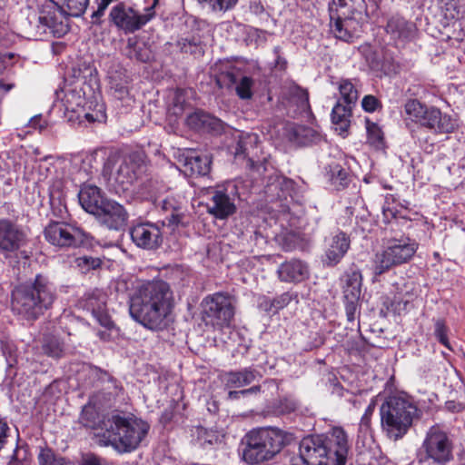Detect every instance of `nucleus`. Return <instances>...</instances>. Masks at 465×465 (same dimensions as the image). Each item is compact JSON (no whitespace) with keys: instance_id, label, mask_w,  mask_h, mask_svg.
<instances>
[{"instance_id":"obj_1","label":"nucleus","mask_w":465,"mask_h":465,"mask_svg":"<svg viewBox=\"0 0 465 465\" xmlns=\"http://www.w3.org/2000/svg\"><path fill=\"white\" fill-rule=\"evenodd\" d=\"M129 293L131 317L153 331L166 328L171 321L173 293L167 282L162 280H135Z\"/></svg>"},{"instance_id":"obj_2","label":"nucleus","mask_w":465,"mask_h":465,"mask_svg":"<svg viewBox=\"0 0 465 465\" xmlns=\"http://www.w3.org/2000/svg\"><path fill=\"white\" fill-rule=\"evenodd\" d=\"M105 430L97 435V443L111 446L119 453L135 450L148 434L150 425L133 414H114L105 422Z\"/></svg>"},{"instance_id":"obj_3","label":"nucleus","mask_w":465,"mask_h":465,"mask_svg":"<svg viewBox=\"0 0 465 465\" xmlns=\"http://www.w3.org/2000/svg\"><path fill=\"white\" fill-rule=\"evenodd\" d=\"M86 89L91 91L88 85L75 84L56 93L57 98L64 107V117L68 122L82 123L86 120L89 123H94L105 120L104 104L98 101L94 93L87 94Z\"/></svg>"},{"instance_id":"obj_4","label":"nucleus","mask_w":465,"mask_h":465,"mask_svg":"<svg viewBox=\"0 0 465 465\" xmlns=\"http://www.w3.org/2000/svg\"><path fill=\"white\" fill-rule=\"evenodd\" d=\"M54 288L48 280L37 275L32 284L16 287L12 292V310L26 320H35L54 301Z\"/></svg>"},{"instance_id":"obj_5","label":"nucleus","mask_w":465,"mask_h":465,"mask_svg":"<svg viewBox=\"0 0 465 465\" xmlns=\"http://www.w3.org/2000/svg\"><path fill=\"white\" fill-rule=\"evenodd\" d=\"M381 423L386 435L397 440L402 438L419 417V409L406 394L390 396L380 409Z\"/></svg>"},{"instance_id":"obj_6","label":"nucleus","mask_w":465,"mask_h":465,"mask_svg":"<svg viewBox=\"0 0 465 465\" xmlns=\"http://www.w3.org/2000/svg\"><path fill=\"white\" fill-rule=\"evenodd\" d=\"M290 440L289 434L276 428L252 430L245 437L242 459L249 464H258L271 460Z\"/></svg>"},{"instance_id":"obj_7","label":"nucleus","mask_w":465,"mask_h":465,"mask_svg":"<svg viewBox=\"0 0 465 465\" xmlns=\"http://www.w3.org/2000/svg\"><path fill=\"white\" fill-rule=\"evenodd\" d=\"M361 0H333L329 5L331 27L336 36L349 41L359 31L364 19Z\"/></svg>"},{"instance_id":"obj_8","label":"nucleus","mask_w":465,"mask_h":465,"mask_svg":"<svg viewBox=\"0 0 465 465\" xmlns=\"http://www.w3.org/2000/svg\"><path fill=\"white\" fill-rule=\"evenodd\" d=\"M404 114L406 120L434 134H450L458 127L456 118L443 114L436 106H427L418 99H410L405 103Z\"/></svg>"},{"instance_id":"obj_9","label":"nucleus","mask_w":465,"mask_h":465,"mask_svg":"<svg viewBox=\"0 0 465 465\" xmlns=\"http://www.w3.org/2000/svg\"><path fill=\"white\" fill-rule=\"evenodd\" d=\"M419 244L410 238L391 239L375 254L373 273L381 275L393 266L408 262L418 250Z\"/></svg>"},{"instance_id":"obj_10","label":"nucleus","mask_w":465,"mask_h":465,"mask_svg":"<svg viewBox=\"0 0 465 465\" xmlns=\"http://www.w3.org/2000/svg\"><path fill=\"white\" fill-rule=\"evenodd\" d=\"M421 448L425 459L437 465H446L453 460V443L447 431L433 425L426 432Z\"/></svg>"},{"instance_id":"obj_11","label":"nucleus","mask_w":465,"mask_h":465,"mask_svg":"<svg viewBox=\"0 0 465 465\" xmlns=\"http://www.w3.org/2000/svg\"><path fill=\"white\" fill-rule=\"evenodd\" d=\"M203 319L213 328L230 325L234 315L232 297L223 292L208 295L202 302Z\"/></svg>"},{"instance_id":"obj_12","label":"nucleus","mask_w":465,"mask_h":465,"mask_svg":"<svg viewBox=\"0 0 465 465\" xmlns=\"http://www.w3.org/2000/svg\"><path fill=\"white\" fill-rule=\"evenodd\" d=\"M142 168L143 161L135 154L128 156L111 154L104 164V171L112 175L115 183L124 191L128 190L137 179Z\"/></svg>"},{"instance_id":"obj_13","label":"nucleus","mask_w":465,"mask_h":465,"mask_svg":"<svg viewBox=\"0 0 465 465\" xmlns=\"http://www.w3.org/2000/svg\"><path fill=\"white\" fill-rule=\"evenodd\" d=\"M46 241L57 247H78L90 244V235L75 224L51 222L45 229Z\"/></svg>"},{"instance_id":"obj_14","label":"nucleus","mask_w":465,"mask_h":465,"mask_svg":"<svg viewBox=\"0 0 465 465\" xmlns=\"http://www.w3.org/2000/svg\"><path fill=\"white\" fill-rule=\"evenodd\" d=\"M110 21L124 33H134L150 21L151 15L140 14L124 3L115 5L110 11Z\"/></svg>"},{"instance_id":"obj_15","label":"nucleus","mask_w":465,"mask_h":465,"mask_svg":"<svg viewBox=\"0 0 465 465\" xmlns=\"http://www.w3.org/2000/svg\"><path fill=\"white\" fill-rule=\"evenodd\" d=\"M68 25L62 12L55 7L43 10L35 24V36L47 38L61 37L68 32Z\"/></svg>"},{"instance_id":"obj_16","label":"nucleus","mask_w":465,"mask_h":465,"mask_svg":"<svg viewBox=\"0 0 465 465\" xmlns=\"http://www.w3.org/2000/svg\"><path fill=\"white\" fill-rule=\"evenodd\" d=\"M300 458L306 465H332V456L328 453L323 436H311L300 443Z\"/></svg>"},{"instance_id":"obj_17","label":"nucleus","mask_w":465,"mask_h":465,"mask_svg":"<svg viewBox=\"0 0 465 465\" xmlns=\"http://www.w3.org/2000/svg\"><path fill=\"white\" fill-rule=\"evenodd\" d=\"M211 197L207 203V212L216 219L223 220L236 211L234 198L230 195L223 185L216 186L210 191Z\"/></svg>"},{"instance_id":"obj_18","label":"nucleus","mask_w":465,"mask_h":465,"mask_svg":"<svg viewBox=\"0 0 465 465\" xmlns=\"http://www.w3.org/2000/svg\"><path fill=\"white\" fill-rule=\"evenodd\" d=\"M130 235L136 246L146 250L157 249L163 242L161 228L152 223H138L133 226Z\"/></svg>"},{"instance_id":"obj_19","label":"nucleus","mask_w":465,"mask_h":465,"mask_svg":"<svg viewBox=\"0 0 465 465\" xmlns=\"http://www.w3.org/2000/svg\"><path fill=\"white\" fill-rule=\"evenodd\" d=\"M26 243L25 232L16 223L7 219L0 220V252H15Z\"/></svg>"},{"instance_id":"obj_20","label":"nucleus","mask_w":465,"mask_h":465,"mask_svg":"<svg viewBox=\"0 0 465 465\" xmlns=\"http://www.w3.org/2000/svg\"><path fill=\"white\" fill-rule=\"evenodd\" d=\"M332 465H345L350 450L348 436L342 428L335 427L323 436Z\"/></svg>"},{"instance_id":"obj_21","label":"nucleus","mask_w":465,"mask_h":465,"mask_svg":"<svg viewBox=\"0 0 465 465\" xmlns=\"http://www.w3.org/2000/svg\"><path fill=\"white\" fill-rule=\"evenodd\" d=\"M100 210L94 213L98 222L111 230H119L127 221V213L123 205L106 199Z\"/></svg>"},{"instance_id":"obj_22","label":"nucleus","mask_w":465,"mask_h":465,"mask_svg":"<svg viewBox=\"0 0 465 465\" xmlns=\"http://www.w3.org/2000/svg\"><path fill=\"white\" fill-rule=\"evenodd\" d=\"M83 307L91 312L96 321L106 329L114 327V322L106 310V296L99 290L93 291L85 295Z\"/></svg>"},{"instance_id":"obj_23","label":"nucleus","mask_w":465,"mask_h":465,"mask_svg":"<svg viewBox=\"0 0 465 465\" xmlns=\"http://www.w3.org/2000/svg\"><path fill=\"white\" fill-rule=\"evenodd\" d=\"M277 274L281 282L298 283L309 277V268L304 262L292 259L281 263Z\"/></svg>"},{"instance_id":"obj_24","label":"nucleus","mask_w":465,"mask_h":465,"mask_svg":"<svg viewBox=\"0 0 465 465\" xmlns=\"http://www.w3.org/2000/svg\"><path fill=\"white\" fill-rule=\"evenodd\" d=\"M282 130L286 141L301 145L316 143L321 139V134L316 130L292 123L283 124Z\"/></svg>"},{"instance_id":"obj_25","label":"nucleus","mask_w":465,"mask_h":465,"mask_svg":"<svg viewBox=\"0 0 465 465\" xmlns=\"http://www.w3.org/2000/svg\"><path fill=\"white\" fill-rule=\"evenodd\" d=\"M386 32L395 45H401L414 36L415 25L403 17L392 16L387 23Z\"/></svg>"},{"instance_id":"obj_26","label":"nucleus","mask_w":465,"mask_h":465,"mask_svg":"<svg viewBox=\"0 0 465 465\" xmlns=\"http://www.w3.org/2000/svg\"><path fill=\"white\" fill-rule=\"evenodd\" d=\"M362 53L371 70L384 74H390L395 70L394 59L387 51L373 50L371 46H363Z\"/></svg>"},{"instance_id":"obj_27","label":"nucleus","mask_w":465,"mask_h":465,"mask_svg":"<svg viewBox=\"0 0 465 465\" xmlns=\"http://www.w3.org/2000/svg\"><path fill=\"white\" fill-rule=\"evenodd\" d=\"M78 199L83 209L94 215L107 198L99 187L87 183L81 186Z\"/></svg>"},{"instance_id":"obj_28","label":"nucleus","mask_w":465,"mask_h":465,"mask_svg":"<svg viewBox=\"0 0 465 465\" xmlns=\"http://www.w3.org/2000/svg\"><path fill=\"white\" fill-rule=\"evenodd\" d=\"M185 173L191 175H206L211 169V159L208 155H200L196 152L188 150L181 155Z\"/></svg>"},{"instance_id":"obj_29","label":"nucleus","mask_w":465,"mask_h":465,"mask_svg":"<svg viewBox=\"0 0 465 465\" xmlns=\"http://www.w3.org/2000/svg\"><path fill=\"white\" fill-rule=\"evenodd\" d=\"M107 78L111 89L118 98H123L128 94L129 79L125 69L116 61L111 60L107 68Z\"/></svg>"},{"instance_id":"obj_30","label":"nucleus","mask_w":465,"mask_h":465,"mask_svg":"<svg viewBox=\"0 0 465 465\" xmlns=\"http://www.w3.org/2000/svg\"><path fill=\"white\" fill-rule=\"evenodd\" d=\"M350 247L349 238L343 232L333 235L325 252L324 262L328 265L337 264Z\"/></svg>"},{"instance_id":"obj_31","label":"nucleus","mask_w":465,"mask_h":465,"mask_svg":"<svg viewBox=\"0 0 465 465\" xmlns=\"http://www.w3.org/2000/svg\"><path fill=\"white\" fill-rule=\"evenodd\" d=\"M362 276L359 271H352L344 275L343 278V296L346 302L354 305L361 294Z\"/></svg>"},{"instance_id":"obj_32","label":"nucleus","mask_w":465,"mask_h":465,"mask_svg":"<svg viewBox=\"0 0 465 465\" xmlns=\"http://www.w3.org/2000/svg\"><path fill=\"white\" fill-rule=\"evenodd\" d=\"M186 123L195 130L219 131L222 126L220 120L202 111L188 115Z\"/></svg>"},{"instance_id":"obj_33","label":"nucleus","mask_w":465,"mask_h":465,"mask_svg":"<svg viewBox=\"0 0 465 465\" xmlns=\"http://www.w3.org/2000/svg\"><path fill=\"white\" fill-rule=\"evenodd\" d=\"M351 105L342 104L340 102L333 107L331 112V121L335 125V130L342 137L347 136L350 127Z\"/></svg>"},{"instance_id":"obj_34","label":"nucleus","mask_w":465,"mask_h":465,"mask_svg":"<svg viewBox=\"0 0 465 465\" xmlns=\"http://www.w3.org/2000/svg\"><path fill=\"white\" fill-rule=\"evenodd\" d=\"M127 48L130 58H134L143 63H147L153 59L154 54L151 45L143 40L130 38Z\"/></svg>"},{"instance_id":"obj_35","label":"nucleus","mask_w":465,"mask_h":465,"mask_svg":"<svg viewBox=\"0 0 465 465\" xmlns=\"http://www.w3.org/2000/svg\"><path fill=\"white\" fill-rule=\"evenodd\" d=\"M460 2L461 0H440V14L445 25L455 24L462 16L464 8Z\"/></svg>"},{"instance_id":"obj_36","label":"nucleus","mask_w":465,"mask_h":465,"mask_svg":"<svg viewBox=\"0 0 465 465\" xmlns=\"http://www.w3.org/2000/svg\"><path fill=\"white\" fill-rule=\"evenodd\" d=\"M256 377L257 374L254 371L244 369L241 371L226 373L223 381L227 388H241L253 382Z\"/></svg>"},{"instance_id":"obj_37","label":"nucleus","mask_w":465,"mask_h":465,"mask_svg":"<svg viewBox=\"0 0 465 465\" xmlns=\"http://www.w3.org/2000/svg\"><path fill=\"white\" fill-rule=\"evenodd\" d=\"M226 78L229 83L235 84V91L241 99H251L252 96L253 80L249 76H238L233 72H227Z\"/></svg>"},{"instance_id":"obj_38","label":"nucleus","mask_w":465,"mask_h":465,"mask_svg":"<svg viewBox=\"0 0 465 465\" xmlns=\"http://www.w3.org/2000/svg\"><path fill=\"white\" fill-rule=\"evenodd\" d=\"M156 205H161L162 209L165 212H171L169 223L172 224H178L182 220V214L179 212V203L173 197L156 198L154 200Z\"/></svg>"},{"instance_id":"obj_39","label":"nucleus","mask_w":465,"mask_h":465,"mask_svg":"<svg viewBox=\"0 0 465 465\" xmlns=\"http://www.w3.org/2000/svg\"><path fill=\"white\" fill-rule=\"evenodd\" d=\"M89 0H59L61 10L71 16H80L86 10Z\"/></svg>"},{"instance_id":"obj_40","label":"nucleus","mask_w":465,"mask_h":465,"mask_svg":"<svg viewBox=\"0 0 465 465\" xmlns=\"http://www.w3.org/2000/svg\"><path fill=\"white\" fill-rule=\"evenodd\" d=\"M259 143V136L256 134L248 133L240 136L237 143L235 154L237 156L248 155L250 151L254 149Z\"/></svg>"},{"instance_id":"obj_41","label":"nucleus","mask_w":465,"mask_h":465,"mask_svg":"<svg viewBox=\"0 0 465 465\" xmlns=\"http://www.w3.org/2000/svg\"><path fill=\"white\" fill-rule=\"evenodd\" d=\"M327 174L330 182L336 189L343 188L348 183V173L340 164H331Z\"/></svg>"},{"instance_id":"obj_42","label":"nucleus","mask_w":465,"mask_h":465,"mask_svg":"<svg viewBox=\"0 0 465 465\" xmlns=\"http://www.w3.org/2000/svg\"><path fill=\"white\" fill-rule=\"evenodd\" d=\"M42 349L45 354L52 358H61L64 353V343L56 337L45 338Z\"/></svg>"},{"instance_id":"obj_43","label":"nucleus","mask_w":465,"mask_h":465,"mask_svg":"<svg viewBox=\"0 0 465 465\" xmlns=\"http://www.w3.org/2000/svg\"><path fill=\"white\" fill-rule=\"evenodd\" d=\"M339 91L341 100L348 105L354 104L359 98L358 90L350 80H341L339 84Z\"/></svg>"},{"instance_id":"obj_44","label":"nucleus","mask_w":465,"mask_h":465,"mask_svg":"<svg viewBox=\"0 0 465 465\" xmlns=\"http://www.w3.org/2000/svg\"><path fill=\"white\" fill-rule=\"evenodd\" d=\"M39 465H74L63 457L57 456L51 449H42L38 454Z\"/></svg>"},{"instance_id":"obj_45","label":"nucleus","mask_w":465,"mask_h":465,"mask_svg":"<svg viewBox=\"0 0 465 465\" xmlns=\"http://www.w3.org/2000/svg\"><path fill=\"white\" fill-rule=\"evenodd\" d=\"M193 434L196 436L198 443L203 447L213 445L219 440V433L216 430H208L203 427H196Z\"/></svg>"},{"instance_id":"obj_46","label":"nucleus","mask_w":465,"mask_h":465,"mask_svg":"<svg viewBox=\"0 0 465 465\" xmlns=\"http://www.w3.org/2000/svg\"><path fill=\"white\" fill-rule=\"evenodd\" d=\"M366 131L368 143L376 148H381L383 142V133L380 126L367 119Z\"/></svg>"},{"instance_id":"obj_47","label":"nucleus","mask_w":465,"mask_h":465,"mask_svg":"<svg viewBox=\"0 0 465 465\" xmlns=\"http://www.w3.org/2000/svg\"><path fill=\"white\" fill-rule=\"evenodd\" d=\"M80 421L85 427L94 428L98 421V414L94 405L88 403L84 406Z\"/></svg>"},{"instance_id":"obj_48","label":"nucleus","mask_w":465,"mask_h":465,"mask_svg":"<svg viewBox=\"0 0 465 465\" xmlns=\"http://www.w3.org/2000/svg\"><path fill=\"white\" fill-rule=\"evenodd\" d=\"M75 264L82 272H88L100 267L101 260L92 256H81L75 259Z\"/></svg>"},{"instance_id":"obj_49","label":"nucleus","mask_w":465,"mask_h":465,"mask_svg":"<svg viewBox=\"0 0 465 465\" xmlns=\"http://www.w3.org/2000/svg\"><path fill=\"white\" fill-rule=\"evenodd\" d=\"M213 11H226L236 5L238 0H196Z\"/></svg>"},{"instance_id":"obj_50","label":"nucleus","mask_w":465,"mask_h":465,"mask_svg":"<svg viewBox=\"0 0 465 465\" xmlns=\"http://www.w3.org/2000/svg\"><path fill=\"white\" fill-rule=\"evenodd\" d=\"M292 301V295L289 292H284L280 296L273 299L271 302L270 309H274L275 312L286 307Z\"/></svg>"},{"instance_id":"obj_51","label":"nucleus","mask_w":465,"mask_h":465,"mask_svg":"<svg viewBox=\"0 0 465 465\" xmlns=\"http://www.w3.org/2000/svg\"><path fill=\"white\" fill-rule=\"evenodd\" d=\"M81 465H108V463L104 459L94 453H85L82 455Z\"/></svg>"},{"instance_id":"obj_52","label":"nucleus","mask_w":465,"mask_h":465,"mask_svg":"<svg viewBox=\"0 0 465 465\" xmlns=\"http://www.w3.org/2000/svg\"><path fill=\"white\" fill-rule=\"evenodd\" d=\"M298 401L292 397L282 399L279 404V410L282 413H290L298 408Z\"/></svg>"},{"instance_id":"obj_53","label":"nucleus","mask_w":465,"mask_h":465,"mask_svg":"<svg viewBox=\"0 0 465 465\" xmlns=\"http://www.w3.org/2000/svg\"><path fill=\"white\" fill-rule=\"evenodd\" d=\"M435 335L440 341V343L449 347L448 345V338H447V329L443 322L438 321L435 323Z\"/></svg>"},{"instance_id":"obj_54","label":"nucleus","mask_w":465,"mask_h":465,"mask_svg":"<svg viewBox=\"0 0 465 465\" xmlns=\"http://www.w3.org/2000/svg\"><path fill=\"white\" fill-rule=\"evenodd\" d=\"M362 108L366 112H374L379 106V101L372 95H366L361 102Z\"/></svg>"},{"instance_id":"obj_55","label":"nucleus","mask_w":465,"mask_h":465,"mask_svg":"<svg viewBox=\"0 0 465 465\" xmlns=\"http://www.w3.org/2000/svg\"><path fill=\"white\" fill-rule=\"evenodd\" d=\"M259 391H260L259 386H252L249 389L242 390V391H230L228 393V398L230 400H235V399H238L240 397V395H249L252 393H257Z\"/></svg>"},{"instance_id":"obj_56","label":"nucleus","mask_w":465,"mask_h":465,"mask_svg":"<svg viewBox=\"0 0 465 465\" xmlns=\"http://www.w3.org/2000/svg\"><path fill=\"white\" fill-rule=\"evenodd\" d=\"M296 94L298 96V105L302 110H306L309 107V97L305 90L296 88Z\"/></svg>"},{"instance_id":"obj_57","label":"nucleus","mask_w":465,"mask_h":465,"mask_svg":"<svg viewBox=\"0 0 465 465\" xmlns=\"http://www.w3.org/2000/svg\"><path fill=\"white\" fill-rule=\"evenodd\" d=\"M183 100L184 99H183V92L178 91L175 94L174 104H173V107L172 109L173 114L179 115V114H181L183 113Z\"/></svg>"},{"instance_id":"obj_58","label":"nucleus","mask_w":465,"mask_h":465,"mask_svg":"<svg viewBox=\"0 0 465 465\" xmlns=\"http://www.w3.org/2000/svg\"><path fill=\"white\" fill-rule=\"evenodd\" d=\"M374 408H375L374 402H371L368 405V407L366 408L365 412L362 415L361 420V424L362 426H366V427L369 426L371 416L372 415V413L374 411Z\"/></svg>"},{"instance_id":"obj_59","label":"nucleus","mask_w":465,"mask_h":465,"mask_svg":"<svg viewBox=\"0 0 465 465\" xmlns=\"http://www.w3.org/2000/svg\"><path fill=\"white\" fill-rule=\"evenodd\" d=\"M8 429L6 422L0 420V450L5 442Z\"/></svg>"},{"instance_id":"obj_60","label":"nucleus","mask_w":465,"mask_h":465,"mask_svg":"<svg viewBox=\"0 0 465 465\" xmlns=\"http://www.w3.org/2000/svg\"><path fill=\"white\" fill-rule=\"evenodd\" d=\"M445 409L450 412H460L462 410V405L454 401H448L445 403Z\"/></svg>"},{"instance_id":"obj_61","label":"nucleus","mask_w":465,"mask_h":465,"mask_svg":"<svg viewBox=\"0 0 465 465\" xmlns=\"http://www.w3.org/2000/svg\"><path fill=\"white\" fill-rule=\"evenodd\" d=\"M29 125L34 129L42 130L45 127V122L43 121L41 116H35L31 118Z\"/></svg>"},{"instance_id":"obj_62","label":"nucleus","mask_w":465,"mask_h":465,"mask_svg":"<svg viewBox=\"0 0 465 465\" xmlns=\"http://www.w3.org/2000/svg\"><path fill=\"white\" fill-rule=\"evenodd\" d=\"M382 214L384 220L387 223H390L391 219L396 217V213L392 209H391L390 207H386L385 205L382 206Z\"/></svg>"},{"instance_id":"obj_63","label":"nucleus","mask_w":465,"mask_h":465,"mask_svg":"<svg viewBox=\"0 0 465 465\" xmlns=\"http://www.w3.org/2000/svg\"><path fill=\"white\" fill-rule=\"evenodd\" d=\"M12 84H5L3 82L0 81V88L4 89L5 93H7L12 89Z\"/></svg>"},{"instance_id":"obj_64","label":"nucleus","mask_w":465,"mask_h":465,"mask_svg":"<svg viewBox=\"0 0 465 465\" xmlns=\"http://www.w3.org/2000/svg\"><path fill=\"white\" fill-rule=\"evenodd\" d=\"M5 67L3 57L0 55V73L5 69Z\"/></svg>"}]
</instances>
